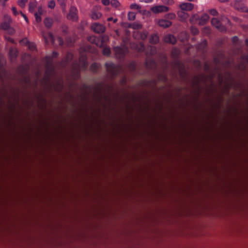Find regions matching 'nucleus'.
Wrapping results in <instances>:
<instances>
[{"label":"nucleus","mask_w":248,"mask_h":248,"mask_svg":"<svg viewBox=\"0 0 248 248\" xmlns=\"http://www.w3.org/2000/svg\"><path fill=\"white\" fill-rule=\"evenodd\" d=\"M151 11L155 14L165 13L169 11V8L164 5H157L151 8Z\"/></svg>","instance_id":"obj_1"},{"label":"nucleus","mask_w":248,"mask_h":248,"mask_svg":"<svg viewBox=\"0 0 248 248\" xmlns=\"http://www.w3.org/2000/svg\"><path fill=\"white\" fill-rule=\"evenodd\" d=\"M66 18L69 20L77 21L78 20V10L76 7L70 6L69 13L67 14Z\"/></svg>","instance_id":"obj_2"},{"label":"nucleus","mask_w":248,"mask_h":248,"mask_svg":"<svg viewBox=\"0 0 248 248\" xmlns=\"http://www.w3.org/2000/svg\"><path fill=\"white\" fill-rule=\"evenodd\" d=\"M91 30L96 33H103L106 31V27L104 25L99 23H94L91 25Z\"/></svg>","instance_id":"obj_3"},{"label":"nucleus","mask_w":248,"mask_h":248,"mask_svg":"<svg viewBox=\"0 0 248 248\" xmlns=\"http://www.w3.org/2000/svg\"><path fill=\"white\" fill-rule=\"evenodd\" d=\"M194 5L188 2H182L179 5V8L182 12H190L193 9Z\"/></svg>","instance_id":"obj_4"},{"label":"nucleus","mask_w":248,"mask_h":248,"mask_svg":"<svg viewBox=\"0 0 248 248\" xmlns=\"http://www.w3.org/2000/svg\"><path fill=\"white\" fill-rule=\"evenodd\" d=\"M11 23H12V19L10 16L5 15L3 16V22L0 24V28L2 29H5L8 28H11Z\"/></svg>","instance_id":"obj_5"},{"label":"nucleus","mask_w":248,"mask_h":248,"mask_svg":"<svg viewBox=\"0 0 248 248\" xmlns=\"http://www.w3.org/2000/svg\"><path fill=\"white\" fill-rule=\"evenodd\" d=\"M107 71H108L112 75H114L117 73L120 70V67L116 66L112 63H106Z\"/></svg>","instance_id":"obj_6"},{"label":"nucleus","mask_w":248,"mask_h":248,"mask_svg":"<svg viewBox=\"0 0 248 248\" xmlns=\"http://www.w3.org/2000/svg\"><path fill=\"white\" fill-rule=\"evenodd\" d=\"M211 23H212V25H213V27L217 29L218 31L221 32L225 31V28L220 24V22H219V21H218L217 18H213L212 19V20H211Z\"/></svg>","instance_id":"obj_7"},{"label":"nucleus","mask_w":248,"mask_h":248,"mask_svg":"<svg viewBox=\"0 0 248 248\" xmlns=\"http://www.w3.org/2000/svg\"><path fill=\"white\" fill-rule=\"evenodd\" d=\"M148 35V32L146 31H135L133 33V37L135 38L138 40H144L147 38V36Z\"/></svg>","instance_id":"obj_8"},{"label":"nucleus","mask_w":248,"mask_h":248,"mask_svg":"<svg viewBox=\"0 0 248 248\" xmlns=\"http://www.w3.org/2000/svg\"><path fill=\"white\" fill-rule=\"evenodd\" d=\"M127 51V49L125 47H114V52L115 54H116V56L117 58H121L123 56L124 54Z\"/></svg>","instance_id":"obj_9"},{"label":"nucleus","mask_w":248,"mask_h":248,"mask_svg":"<svg viewBox=\"0 0 248 248\" xmlns=\"http://www.w3.org/2000/svg\"><path fill=\"white\" fill-rule=\"evenodd\" d=\"M157 25L163 28H168L171 26V22L166 19H159L157 21Z\"/></svg>","instance_id":"obj_10"},{"label":"nucleus","mask_w":248,"mask_h":248,"mask_svg":"<svg viewBox=\"0 0 248 248\" xmlns=\"http://www.w3.org/2000/svg\"><path fill=\"white\" fill-rule=\"evenodd\" d=\"M246 1V0H235V9L238 10L244 11L245 9L244 6V3Z\"/></svg>","instance_id":"obj_11"},{"label":"nucleus","mask_w":248,"mask_h":248,"mask_svg":"<svg viewBox=\"0 0 248 248\" xmlns=\"http://www.w3.org/2000/svg\"><path fill=\"white\" fill-rule=\"evenodd\" d=\"M164 42L173 45L176 43V38L172 35H166L164 37Z\"/></svg>","instance_id":"obj_12"},{"label":"nucleus","mask_w":248,"mask_h":248,"mask_svg":"<svg viewBox=\"0 0 248 248\" xmlns=\"http://www.w3.org/2000/svg\"><path fill=\"white\" fill-rule=\"evenodd\" d=\"M130 9H131V10H137V12H139L140 14H144V13H145V11L142 10V7L136 3H133L130 5Z\"/></svg>","instance_id":"obj_13"},{"label":"nucleus","mask_w":248,"mask_h":248,"mask_svg":"<svg viewBox=\"0 0 248 248\" xmlns=\"http://www.w3.org/2000/svg\"><path fill=\"white\" fill-rule=\"evenodd\" d=\"M20 43H21V44L28 45V48L31 50H33L35 49V45L33 43H29L26 39H24L20 41Z\"/></svg>","instance_id":"obj_14"},{"label":"nucleus","mask_w":248,"mask_h":248,"mask_svg":"<svg viewBox=\"0 0 248 248\" xmlns=\"http://www.w3.org/2000/svg\"><path fill=\"white\" fill-rule=\"evenodd\" d=\"M42 14V8L39 7L38 10H37V12H36V13L34 14V16H35V18H36V21L37 22V23H39L41 21V18L40 17V16H41Z\"/></svg>","instance_id":"obj_15"},{"label":"nucleus","mask_w":248,"mask_h":248,"mask_svg":"<svg viewBox=\"0 0 248 248\" xmlns=\"http://www.w3.org/2000/svg\"><path fill=\"white\" fill-rule=\"evenodd\" d=\"M177 14H178V16H179V18L180 19L181 21H184L188 18L187 14L183 11H179L177 13Z\"/></svg>","instance_id":"obj_16"},{"label":"nucleus","mask_w":248,"mask_h":248,"mask_svg":"<svg viewBox=\"0 0 248 248\" xmlns=\"http://www.w3.org/2000/svg\"><path fill=\"white\" fill-rule=\"evenodd\" d=\"M101 14L98 12L92 11L90 13V17L93 20H97L101 18Z\"/></svg>","instance_id":"obj_17"},{"label":"nucleus","mask_w":248,"mask_h":248,"mask_svg":"<svg viewBox=\"0 0 248 248\" xmlns=\"http://www.w3.org/2000/svg\"><path fill=\"white\" fill-rule=\"evenodd\" d=\"M43 37H44L45 41H46V43H48L49 42H51V43H54V37H53V35L51 34V33H48L47 35L46 36H43Z\"/></svg>","instance_id":"obj_18"},{"label":"nucleus","mask_w":248,"mask_h":248,"mask_svg":"<svg viewBox=\"0 0 248 248\" xmlns=\"http://www.w3.org/2000/svg\"><path fill=\"white\" fill-rule=\"evenodd\" d=\"M45 26L47 28H50L53 24V19L50 17H47L44 19Z\"/></svg>","instance_id":"obj_19"},{"label":"nucleus","mask_w":248,"mask_h":248,"mask_svg":"<svg viewBox=\"0 0 248 248\" xmlns=\"http://www.w3.org/2000/svg\"><path fill=\"white\" fill-rule=\"evenodd\" d=\"M158 42V36L157 34H152L150 37V43L152 44H156Z\"/></svg>","instance_id":"obj_20"},{"label":"nucleus","mask_w":248,"mask_h":248,"mask_svg":"<svg viewBox=\"0 0 248 248\" xmlns=\"http://www.w3.org/2000/svg\"><path fill=\"white\" fill-rule=\"evenodd\" d=\"M209 20V16L205 14L203 16H202L201 18H200V21H199V24L200 25H204Z\"/></svg>","instance_id":"obj_21"},{"label":"nucleus","mask_w":248,"mask_h":248,"mask_svg":"<svg viewBox=\"0 0 248 248\" xmlns=\"http://www.w3.org/2000/svg\"><path fill=\"white\" fill-rule=\"evenodd\" d=\"M16 55L17 51L16 49H11L9 50V56H10L12 59H14V58L16 57Z\"/></svg>","instance_id":"obj_22"},{"label":"nucleus","mask_w":248,"mask_h":248,"mask_svg":"<svg viewBox=\"0 0 248 248\" xmlns=\"http://www.w3.org/2000/svg\"><path fill=\"white\" fill-rule=\"evenodd\" d=\"M127 19L130 21L135 20V14L133 12H129L127 14Z\"/></svg>","instance_id":"obj_23"},{"label":"nucleus","mask_w":248,"mask_h":248,"mask_svg":"<svg viewBox=\"0 0 248 248\" xmlns=\"http://www.w3.org/2000/svg\"><path fill=\"white\" fill-rule=\"evenodd\" d=\"M134 30H140L142 29V25L138 22H134L132 23V26L131 28Z\"/></svg>","instance_id":"obj_24"},{"label":"nucleus","mask_w":248,"mask_h":248,"mask_svg":"<svg viewBox=\"0 0 248 248\" xmlns=\"http://www.w3.org/2000/svg\"><path fill=\"white\" fill-rule=\"evenodd\" d=\"M110 4H111V5H112V7L117 8L120 7L121 5V4L119 1H117V0H111V2H110Z\"/></svg>","instance_id":"obj_25"},{"label":"nucleus","mask_w":248,"mask_h":248,"mask_svg":"<svg viewBox=\"0 0 248 248\" xmlns=\"http://www.w3.org/2000/svg\"><path fill=\"white\" fill-rule=\"evenodd\" d=\"M107 41H108V37H107V36H104L102 37V38H101V43H102V44L100 45L97 44V45L101 47L103 46V44L106 43Z\"/></svg>","instance_id":"obj_26"},{"label":"nucleus","mask_w":248,"mask_h":248,"mask_svg":"<svg viewBox=\"0 0 248 248\" xmlns=\"http://www.w3.org/2000/svg\"><path fill=\"white\" fill-rule=\"evenodd\" d=\"M3 30L7 31V32H8V34L13 35L15 33V30L14 28L12 27L8 28L7 29Z\"/></svg>","instance_id":"obj_27"},{"label":"nucleus","mask_w":248,"mask_h":248,"mask_svg":"<svg viewBox=\"0 0 248 248\" xmlns=\"http://www.w3.org/2000/svg\"><path fill=\"white\" fill-rule=\"evenodd\" d=\"M26 2H27V0H19L18 2H17V3H18V5H19L20 7L23 8L25 7Z\"/></svg>","instance_id":"obj_28"},{"label":"nucleus","mask_w":248,"mask_h":248,"mask_svg":"<svg viewBox=\"0 0 248 248\" xmlns=\"http://www.w3.org/2000/svg\"><path fill=\"white\" fill-rule=\"evenodd\" d=\"M54 7H55V2L54 0H51L48 2V7H49V8L54 9Z\"/></svg>","instance_id":"obj_29"},{"label":"nucleus","mask_w":248,"mask_h":248,"mask_svg":"<svg viewBox=\"0 0 248 248\" xmlns=\"http://www.w3.org/2000/svg\"><path fill=\"white\" fill-rule=\"evenodd\" d=\"M110 49L108 47H104V50H103V54H104V55L108 56L110 54Z\"/></svg>","instance_id":"obj_30"},{"label":"nucleus","mask_w":248,"mask_h":248,"mask_svg":"<svg viewBox=\"0 0 248 248\" xmlns=\"http://www.w3.org/2000/svg\"><path fill=\"white\" fill-rule=\"evenodd\" d=\"M191 32L193 33V35H196L198 33V30L195 27H191Z\"/></svg>","instance_id":"obj_31"},{"label":"nucleus","mask_w":248,"mask_h":248,"mask_svg":"<svg viewBox=\"0 0 248 248\" xmlns=\"http://www.w3.org/2000/svg\"><path fill=\"white\" fill-rule=\"evenodd\" d=\"M179 54V51L176 49H173L172 50V56L176 57Z\"/></svg>","instance_id":"obj_32"},{"label":"nucleus","mask_w":248,"mask_h":248,"mask_svg":"<svg viewBox=\"0 0 248 248\" xmlns=\"http://www.w3.org/2000/svg\"><path fill=\"white\" fill-rule=\"evenodd\" d=\"M209 14H210L211 15H212L213 16H217V14H218V13H217V11L216 10V9H211L209 10Z\"/></svg>","instance_id":"obj_33"},{"label":"nucleus","mask_w":248,"mask_h":248,"mask_svg":"<svg viewBox=\"0 0 248 248\" xmlns=\"http://www.w3.org/2000/svg\"><path fill=\"white\" fill-rule=\"evenodd\" d=\"M59 2L61 3V5H62V10H63V11L65 12V4H64V1L65 0H58Z\"/></svg>","instance_id":"obj_34"},{"label":"nucleus","mask_w":248,"mask_h":248,"mask_svg":"<svg viewBox=\"0 0 248 248\" xmlns=\"http://www.w3.org/2000/svg\"><path fill=\"white\" fill-rule=\"evenodd\" d=\"M132 26V24H129L127 23H124L122 24V26L124 28H130Z\"/></svg>","instance_id":"obj_35"},{"label":"nucleus","mask_w":248,"mask_h":248,"mask_svg":"<svg viewBox=\"0 0 248 248\" xmlns=\"http://www.w3.org/2000/svg\"><path fill=\"white\" fill-rule=\"evenodd\" d=\"M12 12H13V14H14L15 16L19 14V12L16 11V8L15 7H12Z\"/></svg>","instance_id":"obj_36"},{"label":"nucleus","mask_w":248,"mask_h":248,"mask_svg":"<svg viewBox=\"0 0 248 248\" xmlns=\"http://www.w3.org/2000/svg\"><path fill=\"white\" fill-rule=\"evenodd\" d=\"M101 2H102V3H103L105 6L108 5L110 2L109 0H102Z\"/></svg>","instance_id":"obj_37"},{"label":"nucleus","mask_w":248,"mask_h":248,"mask_svg":"<svg viewBox=\"0 0 248 248\" xmlns=\"http://www.w3.org/2000/svg\"><path fill=\"white\" fill-rule=\"evenodd\" d=\"M81 60L83 61V62H82V63H80V65H82V67H83V68H85L87 66V63L85 62V58L83 57L81 58L80 61Z\"/></svg>","instance_id":"obj_38"},{"label":"nucleus","mask_w":248,"mask_h":248,"mask_svg":"<svg viewBox=\"0 0 248 248\" xmlns=\"http://www.w3.org/2000/svg\"><path fill=\"white\" fill-rule=\"evenodd\" d=\"M97 40V39L95 38V37L93 36L89 38V42H90L92 43H94L95 41Z\"/></svg>","instance_id":"obj_39"},{"label":"nucleus","mask_w":248,"mask_h":248,"mask_svg":"<svg viewBox=\"0 0 248 248\" xmlns=\"http://www.w3.org/2000/svg\"><path fill=\"white\" fill-rule=\"evenodd\" d=\"M98 66H97V64L96 63H94L91 65V70H92L93 71L95 72L96 69H97V67Z\"/></svg>","instance_id":"obj_40"},{"label":"nucleus","mask_w":248,"mask_h":248,"mask_svg":"<svg viewBox=\"0 0 248 248\" xmlns=\"http://www.w3.org/2000/svg\"><path fill=\"white\" fill-rule=\"evenodd\" d=\"M166 17L170 19H173L175 18V15L173 13H169L168 14L167 16H166Z\"/></svg>","instance_id":"obj_41"},{"label":"nucleus","mask_w":248,"mask_h":248,"mask_svg":"<svg viewBox=\"0 0 248 248\" xmlns=\"http://www.w3.org/2000/svg\"><path fill=\"white\" fill-rule=\"evenodd\" d=\"M108 21H113V23H115L117 22V18H114L113 19L112 17H109L108 18V19H107Z\"/></svg>","instance_id":"obj_42"},{"label":"nucleus","mask_w":248,"mask_h":248,"mask_svg":"<svg viewBox=\"0 0 248 248\" xmlns=\"http://www.w3.org/2000/svg\"><path fill=\"white\" fill-rule=\"evenodd\" d=\"M139 47L137 48V49H138V51H142L143 50V44L140 43L139 44Z\"/></svg>","instance_id":"obj_43"},{"label":"nucleus","mask_w":248,"mask_h":248,"mask_svg":"<svg viewBox=\"0 0 248 248\" xmlns=\"http://www.w3.org/2000/svg\"><path fill=\"white\" fill-rule=\"evenodd\" d=\"M57 41H58L59 45L60 46H62V43H63L62 39L60 37L57 38Z\"/></svg>","instance_id":"obj_44"},{"label":"nucleus","mask_w":248,"mask_h":248,"mask_svg":"<svg viewBox=\"0 0 248 248\" xmlns=\"http://www.w3.org/2000/svg\"><path fill=\"white\" fill-rule=\"evenodd\" d=\"M20 14H21V15H22V17H23V18L25 19L26 22L28 23V18H27V17L26 16V15L23 14L21 12H20Z\"/></svg>","instance_id":"obj_45"},{"label":"nucleus","mask_w":248,"mask_h":248,"mask_svg":"<svg viewBox=\"0 0 248 248\" xmlns=\"http://www.w3.org/2000/svg\"><path fill=\"white\" fill-rule=\"evenodd\" d=\"M5 39L6 40H7V41H9V42H11V43H14V40H13V39L7 37H5Z\"/></svg>","instance_id":"obj_46"},{"label":"nucleus","mask_w":248,"mask_h":248,"mask_svg":"<svg viewBox=\"0 0 248 248\" xmlns=\"http://www.w3.org/2000/svg\"><path fill=\"white\" fill-rule=\"evenodd\" d=\"M197 18V16L196 15H194L192 16V18H190V22L192 23L193 22V20L194 19Z\"/></svg>","instance_id":"obj_47"},{"label":"nucleus","mask_w":248,"mask_h":248,"mask_svg":"<svg viewBox=\"0 0 248 248\" xmlns=\"http://www.w3.org/2000/svg\"><path fill=\"white\" fill-rule=\"evenodd\" d=\"M150 49H151V52H150V54H154L155 52V49L154 47H150Z\"/></svg>","instance_id":"obj_48"},{"label":"nucleus","mask_w":248,"mask_h":248,"mask_svg":"<svg viewBox=\"0 0 248 248\" xmlns=\"http://www.w3.org/2000/svg\"><path fill=\"white\" fill-rule=\"evenodd\" d=\"M153 1V0H140V2H143L144 3H149V2H151Z\"/></svg>","instance_id":"obj_49"},{"label":"nucleus","mask_w":248,"mask_h":248,"mask_svg":"<svg viewBox=\"0 0 248 248\" xmlns=\"http://www.w3.org/2000/svg\"><path fill=\"white\" fill-rule=\"evenodd\" d=\"M203 31H204L205 33H210V28H205L204 30H203Z\"/></svg>","instance_id":"obj_50"},{"label":"nucleus","mask_w":248,"mask_h":248,"mask_svg":"<svg viewBox=\"0 0 248 248\" xmlns=\"http://www.w3.org/2000/svg\"><path fill=\"white\" fill-rule=\"evenodd\" d=\"M46 60L47 61V64H46V66H47V67L48 66H49V64H50V61H49V58L46 57Z\"/></svg>","instance_id":"obj_51"},{"label":"nucleus","mask_w":248,"mask_h":248,"mask_svg":"<svg viewBox=\"0 0 248 248\" xmlns=\"http://www.w3.org/2000/svg\"><path fill=\"white\" fill-rule=\"evenodd\" d=\"M233 42H234V43H235L236 42H237L238 41V38L237 37H233Z\"/></svg>","instance_id":"obj_52"},{"label":"nucleus","mask_w":248,"mask_h":248,"mask_svg":"<svg viewBox=\"0 0 248 248\" xmlns=\"http://www.w3.org/2000/svg\"><path fill=\"white\" fill-rule=\"evenodd\" d=\"M219 0V1L221 2H227L228 1H229V0Z\"/></svg>","instance_id":"obj_53"},{"label":"nucleus","mask_w":248,"mask_h":248,"mask_svg":"<svg viewBox=\"0 0 248 248\" xmlns=\"http://www.w3.org/2000/svg\"><path fill=\"white\" fill-rule=\"evenodd\" d=\"M245 43H246V46H248V38L246 39V41H245Z\"/></svg>","instance_id":"obj_54"},{"label":"nucleus","mask_w":248,"mask_h":248,"mask_svg":"<svg viewBox=\"0 0 248 248\" xmlns=\"http://www.w3.org/2000/svg\"><path fill=\"white\" fill-rule=\"evenodd\" d=\"M202 45H203V46H205V45H206V42L205 41L202 42Z\"/></svg>","instance_id":"obj_55"},{"label":"nucleus","mask_w":248,"mask_h":248,"mask_svg":"<svg viewBox=\"0 0 248 248\" xmlns=\"http://www.w3.org/2000/svg\"><path fill=\"white\" fill-rule=\"evenodd\" d=\"M52 55H53V57H55L56 56L57 53L56 52H53V54H52Z\"/></svg>","instance_id":"obj_56"},{"label":"nucleus","mask_w":248,"mask_h":248,"mask_svg":"<svg viewBox=\"0 0 248 248\" xmlns=\"http://www.w3.org/2000/svg\"><path fill=\"white\" fill-rule=\"evenodd\" d=\"M188 0V1L189 2H192V1H194L195 0Z\"/></svg>","instance_id":"obj_57"},{"label":"nucleus","mask_w":248,"mask_h":248,"mask_svg":"<svg viewBox=\"0 0 248 248\" xmlns=\"http://www.w3.org/2000/svg\"><path fill=\"white\" fill-rule=\"evenodd\" d=\"M71 56H72V55H71V54H69V55H68V56H69V57H71Z\"/></svg>","instance_id":"obj_58"},{"label":"nucleus","mask_w":248,"mask_h":248,"mask_svg":"<svg viewBox=\"0 0 248 248\" xmlns=\"http://www.w3.org/2000/svg\"><path fill=\"white\" fill-rule=\"evenodd\" d=\"M246 61L248 62V58H246Z\"/></svg>","instance_id":"obj_59"},{"label":"nucleus","mask_w":248,"mask_h":248,"mask_svg":"<svg viewBox=\"0 0 248 248\" xmlns=\"http://www.w3.org/2000/svg\"><path fill=\"white\" fill-rule=\"evenodd\" d=\"M7 0H5V1H7Z\"/></svg>","instance_id":"obj_60"}]
</instances>
